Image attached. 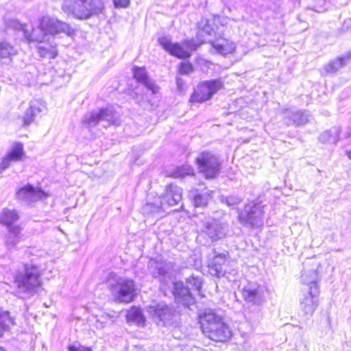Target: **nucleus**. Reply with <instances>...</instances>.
<instances>
[{"mask_svg":"<svg viewBox=\"0 0 351 351\" xmlns=\"http://www.w3.org/2000/svg\"><path fill=\"white\" fill-rule=\"evenodd\" d=\"M177 176L184 177L188 175L193 174V169L190 166H183L178 169L176 172Z\"/></svg>","mask_w":351,"mask_h":351,"instance_id":"4c0bfd02","label":"nucleus"},{"mask_svg":"<svg viewBox=\"0 0 351 351\" xmlns=\"http://www.w3.org/2000/svg\"><path fill=\"white\" fill-rule=\"evenodd\" d=\"M228 231V226L225 222L213 217H207L204 221V232L212 241L224 237Z\"/></svg>","mask_w":351,"mask_h":351,"instance_id":"4468645a","label":"nucleus"},{"mask_svg":"<svg viewBox=\"0 0 351 351\" xmlns=\"http://www.w3.org/2000/svg\"><path fill=\"white\" fill-rule=\"evenodd\" d=\"M319 280V275L315 269L304 270L301 275V282L306 288V291H311L312 288L319 289L318 282Z\"/></svg>","mask_w":351,"mask_h":351,"instance_id":"4be33fe9","label":"nucleus"},{"mask_svg":"<svg viewBox=\"0 0 351 351\" xmlns=\"http://www.w3.org/2000/svg\"><path fill=\"white\" fill-rule=\"evenodd\" d=\"M263 208L261 202L248 203L239 213V221L245 224L257 225L262 218Z\"/></svg>","mask_w":351,"mask_h":351,"instance_id":"f8f14e48","label":"nucleus"},{"mask_svg":"<svg viewBox=\"0 0 351 351\" xmlns=\"http://www.w3.org/2000/svg\"><path fill=\"white\" fill-rule=\"evenodd\" d=\"M198 28L199 31L197 34V38L199 40L198 43L193 40H186L182 45L172 43L169 38L162 37L158 39L159 44L170 54L179 58H187L191 56L192 51H195L206 40V37L207 36H216L219 34L212 27L211 21L208 19H202L198 23Z\"/></svg>","mask_w":351,"mask_h":351,"instance_id":"f257e3e1","label":"nucleus"},{"mask_svg":"<svg viewBox=\"0 0 351 351\" xmlns=\"http://www.w3.org/2000/svg\"><path fill=\"white\" fill-rule=\"evenodd\" d=\"M38 51L40 57L46 58L49 59L55 58L57 56V51L55 47H45L44 46H39L38 47Z\"/></svg>","mask_w":351,"mask_h":351,"instance_id":"2f4dec72","label":"nucleus"},{"mask_svg":"<svg viewBox=\"0 0 351 351\" xmlns=\"http://www.w3.org/2000/svg\"><path fill=\"white\" fill-rule=\"evenodd\" d=\"M17 53V50L10 43L3 40L0 42V60L3 63L10 62Z\"/></svg>","mask_w":351,"mask_h":351,"instance_id":"393cba45","label":"nucleus"},{"mask_svg":"<svg viewBox=\"0 0 351 351\" xmlns=\"http://www.w3.org/2000/svg\"><path fill=\"white\" fill-rule=\"evenodd\" d=\"M7 27L8 28H12L14 29H22L23 35L25 36V29H27L26 26L21 23L18 20L15 19H11L8 21H5Z\"/></svg>","mask_w":351,"mask_h":351,"instance_id":"c9c22d12","label":"nucleus"},{"mask_svg":"<svg viewBox=\"0 0 351 351\" xmlns=\"http://www.w3.org/2000/svg\"><path fill=\"white\" fill-rule=\"evenodd\" d=\"M23 155V145L20 143H14L7 156L13 162H16L21 160Z\"/></svg>","mask_w":351,"mask_h":351,"instance_id":"cd10ccee","label":"nucleus"},{"mask_svg":"<svg viewBox=\"0 0 351 351\" xmlns=\"http://www.w3.org/2000/svg\"><path fill=\"white\" fill-rule=\"evenodd\" d=\"M223 88V81L221 79L204 81L194 89L189 101L191 103L205 102Z\"/></svg>","mask_w":351,"mask_h":351,"instance_id":"6e6552de","label":"nucleus"},{"mask_svg":"<svg viewBox=\"0 0 351 351\" xmlns=\"http://www.w3.org/2000/svg\"><path fill=\"white\" fill-rule=\"evenodd\" d=\"M99 122H106L108 125H118L119 123L114 110L110 108H101L99 111L87 114L84 119L88 127H94Z\"/></svg>","mask_w":351,"mask_h":351,"instance_id":"ddd939ff","label":"nucleus"},{"mask_svg":"<svg viewBox=\"0 0 351 351\" xmlns=\"http://www.w3.org/2000/svg\"><path fill=\"white\" fill-rule=\"evenodd\" d=\"M94 318L95 319V327L97 329H102L105 326L107 317L105 315H101V316H95Z\"/></svg>","mask_w":351,"mask_h":351,"instance_id":"58836bf2","label":"nucleus"},{"mask_svg":"<svg viewBox=\"0 0 351 351\" xmlns=\"http://www.w3.org/2000/svg\"><path fill=\"white\" fill-rule=\"evenodd\" d=\"M319 291L315 288H312L311 291L301 290L299 308L304 316H313L319 303Z\"/></svg>","mask_w":351,"mask_h":351,"instance_id":"9b49d317","label":"nucleus"},{"mask_svg":"<svg viewBox=\"0 0 351 351\" xmlns=\"http://www.w3.org/2000/svg\"><path fill=\"white\" fill-rule=\"evenodd\" d=\"M62 10L78 19H87L101 12V0H64Z\"/></svg>","mask_w":351,"mask_h":351,"instance_id":"20e7f679","label":"nucleus"},{"mask_svg":"<svg viewBox=\"0 0 351 351\" xmlns=\"http://www.w3.org/2000/svg\"><path fill=\"white\" fill-rule=\"evenodd\" d=\"M147 313L156 322H165L169 320L172 316L171 308L163 303L149 306Z\"/></svg>","mask_w":351,"mask_h":351,"instance_id":"a211bd4d","label":"nucleus"},{"mask_svg":"<svg viewBox=\"0 0 351 351\" xmlns=\"http://www.w3.org/2000/svg\"><path fill=\"white\" fill-rule=\"evenodd\" d=\"M10 324H13V321L7 311L0 313V331L5 330Z\"/></svg>","mask_w":351,"mask_h":351,"instance_id":"473e14b6","label":"nucleus"},{"mask_svg":"<svg viewBox=\"0 0 351 351\" xmlns=\"http://www.w3.org/2000/svg\"><path fill=\"white\" fill-rule=\"evenodd\" d=\"M320 141L327 143H335L337 142V131L335 130L324 132L319 136Z\"/></svg>","mask_w":351,"mask_h":351,"instance_id":"72a5a7b5","label":"nucleus"},{"mask_svg":"<svg viewBox=\"0 0 351 351\" xmlns=\"http://www.w3.org/2000/svg\"><path fill=\"white\" fill-rule=\"evenodd\" d=\"M347 155H348V156L350 158H351V152H348L347 153Z\"/></svg>","mask_w":351,"mask_h":351,"instance_id":"49530a36","label":"nucleus"},{"mask_svg":"<svg viewBox=\"0 0 351 351\" xmlns=\"http://www.w3.org/2000/svg\"><path fill=\"white\" fill-rule=\"evenodd\" d=\"M211 45L216 53L224 56L232 53L235 49V44L234 43L223 38L211 42Z\"/></svg>","mask_w":351,"mask_h":351,"instance_id":"b1692460","label":"nucleus"},{"mask_svg":"<svg viewBox=\"0 0 351 351\" xmlns=\"http://www.w3.org/2000/svg\"><path fill=\"white\" fill-rule=\"evenodd\" d=\"M148 269L154 278L167 285L173 282L177 271L173 263L156 260L149 262Z\"/></svg>","mask_w":351,"mask_h":351,"instance_id":"1a4fd4ad","label":"nucleus"},{"mask_svg":"<svg viewBox=\"0 0 351 351\" xmlns=\"http://www.w3.org/2000/svg\"><path fill=\"white\" fill-rule=\"evenodd\" d=\"M173 284V293L178 303L186 306H189L194 303V299L189 287H185L182 282H176Z\"/></svg>","mask_w":351,"mask_h":351,"instance_id":"f3484780","label":"nucleus"},{"mask_svg":"<svg viewBox=\"0 0 351 351\" xmlns=\"http://www.w3.org/2000/svg\"><path fill=\"white\" fill-rule=\"evenodd\" d=\"M182 190L180 187L169 184L165 189V193L160 198L154 202L147 203L144 207L145 213L155 214L165 211L166 206H173L178 204L182 199Z\"/></svg>","mask_w":351,"mask_h":351,"instance_id":"423d86ee","label":"nucleus"},{"mask_svg":"<svg viewBox=\"0 0 351 351\" xmlns=\"http://www.w3.org/2000/svg\"><path fill=\"white\" fill-rule=\"evenodd\" d=\"M22 228L20 226H10L4 237V245L8 251L14 249L22 238Z\"/></svg>","mask_w":351,"mask_h":351,"instance_id":"412c9836","label":"nucleus"},{"mask_svg":"<svg viewBox=\"0 0 351 351\" xmlns=\"http://www.w3.org/2000/svg\"><path fill=\"white\" fill-rule=\"evenodd\" d=\"M133 73L134 78L138 82L143 84L153 94H156L159 92V86L148 77L144 67L135 66L133 68Z\"/></svg>","mask_w":351,"mask_h":351,"instance_id":"aec40b11","label":"nucleus"},{"mask_svg":"<svg viewBox=\"0 0 351 351\" xmlns=\"http://www.w3.org/2000/svg\"><path fill=\"white\" fill-rule=\"evenodd\" d=\"M114 6L118 8H125L129 4L130 0H113Z\"/></svg>","mask_w":351,"mask_h":351,"instance_id":"79ce46f5","label":"nucleus"},{"mask_svg":"<svg viewBox=\"0 0 351 351\" xmlns=\"http://www.w3.org/2000/svg\"><path fill=\"white\" fill-rule=\"evenodd\" d=\"M228 258L226 254L215 255L208 263L209 272L212 276L220 277L226 272Z\"/></svg>","mask_w":351,"mask_h":351,"instance_id":"6ab92c4d","label":"nucleus"},{"mask_svg":"<svg viewBox=\"0 0 351 351\" xmlns=\"http://www.w3.org/2000/svg\"><path fill=\"white\" fill-rule=\"evenodd\" d=\"M69 351H92L89 348L75 346H69Z\"/></svg>","mask_w":351,"mask_h":351,"instance_id":"37998d69","label":"nucleus"},{"mask_svg":"<svg viewBox=\"0 0 351 351\" xmlns=\"http://www.w3.org/2000/svg\"><path fill=\"white\" fill-rule=\"evenodd\" d=\"M0 351H5V350L3 348L0 347Z\"/></svg>","mask_w":351,"mask_h":351,"instance_id":"de8ad7c7","label":"nucleus"},{"mask_svg":"<svg viewBox=\"0 0 351 351\" xmlns=\"http://www.w3.org/2000/svg\"><path fill=\"white\" fill-rule=\"evenodd\" d=\"M19 215L16 210H10L8 208H3L0 213V223L6 226L8 228L10 226H14L13 223L18 221Z\"/></svg>","mask_w":351,"mask_h":351,"instance_id":"a878e982","label":"nucleus"},{"mask_svg":"<svg viewBox=\"0 0 351 351\" xmlns=\"http://www.w3.org/2000/svg\"><path fill=\"white\" fill-rule=\"evenodd\" d=\"M115 301L129 303L135 296V285L132 280L110 273L106 280Z\"/></svg>","mask_w":351,"mask_h":351,"instance_id":"39448f33","label":"nucleus"},{"mask_svg":"<svg viewBox=\"0 0 351 351\" xmlns=\"http://www.w3.org/2000/svg\"><path fill=\"white\" fill-rule=\"evenodd\" d=\"M228 21H229L228 19L227 18H220V17H217V18H215L213 20V23H221L222 25H224V24H227L228 23Z\"/></svg>","mask_w":351,"mask_h":351,"instance_id":"c03bdc74","label":"nucleus"},{"mask_svg":"<svg viewBox=\"0 0 351 351\" xmlns=\"http://www.w3.org/2000/svg\"><path fill=\"white\" fill-rule=\"evenodd\" d=\"M45 108V103L40 99H32L25 110L22 117L23 125L28 126L32 123L35 118Z\"/></svg>","mask_w":351,"mask_h":351,"instance_id":"dca6fc26","label":"nucleus"},{"mask_svg":"<svg viewBox=\"0 0 351 351\" xmlns=\"http://www.w3.org/2000/svg\"><path fill=\"white\" fill-rule=\"evenodd\" d=\"M193 71V66L189 62H182L180 67V72L183 74H189Z\"/></svg>","mask_w":351,"mask_h":351,"instance_id":"ea45409f","label":"nucleus"},{"mask_svg":"<svg viewBox=\"0 0 351 351\" xmlns=\"http://www.w3.org/2000/svg\"><path fill=\"white\" fill-rule=\"evenodd\" d=\"M187 287H189L190 291H195L199 295L201 294V288L202 285V278L199 276H191L186 279Z\"/></svg>","mask_w":351,"mask_h":351,"instance_id":"c85d7f7f","label":"nucleus"},{"mask_svg":"<svg viewBox=\"0 0 351 351\" xmlns=\"http://www.w3.org/2000/svg\"><path fill=\"white\" fill-rule=\"evenodd\" d=\"M199 171L206 178H215L220 170V162L218 158L209 152L201 153L196 158Z\"/></svg>","mask_w":351,"mask_h":351,"instance_id":"9d476101","label":"nucleus"},{"mask_svg":"<svg viewBox=\"0 0 351 351\" xmlns=\"http://www.w3.org/2000/svg\"><path fill=\"white\" fill-rule=\"evenodd\" d=\"M210 198V196L208 192L198 193L194 196V204L196 207L205 206Z\"/></svg>","mask_w":351,"mask_h":351,"instance_id":"f704fd0d","label":"nucleus"},{"mask_svg":"<svg viewBox=\"0 0 351 351\" xmlns=\"http://www.w3.org/2000/svg\"><path fill=\"white\" fill-rule=\"evenodd\" d=\"M127 319L129 322H135L139 326L143 325L145 322V319L141 311L136 307H132L128 311Z\"/></svg>","mask_w":351,"mask_h":351,"instance_id":"bb28decb","label":"nucleus"},{"mask_svg":"<svg viewBox=\"0 0 351 351\" xmlns=\"http://www.w3.org/2000/svg\"><path fill=\"white\" fill-rule=\"evenodd\" d=\"M284 118L287 119L288 124L296 125H304L308 121L309 115L306 112L295 111L291 109L286 110L284 112Z\"/></svg>","mask_w":351,"mask_h":351,"instance_id":"5701e85b","label":"nucleus"},{"mask_svg":"<svg viewBox=\"0 0 351 351\" xmlns=\"http://www.w3.org/2000/svg\"><path fill=\"white\" fill-rule=\"evenodd\" d=\"M346 137H351V128L348 129V131L346 133Z\"/></svg>","mask_w":351,"mask_h":351,"instance_id":"a18cd8bd","label":"nucleus"},{"mask_svg":"<svg viewBox=\"0 0 351 351\" xmlns=\"http://www.w3.org/2000/svg\"><path fill=\"white\" fill-rule=\"evenodd\" d=\"M40 274L38 267L27 265L24 274H19L15 278V285L19 293H33L40 285Z\"/></svg>","mask_w":351,"mask_h":351,"instance_id":"0eeeda50","label":"nucleus"},{"mask_svg":"<svg viewBox=\"0 0 351 351\" xmlns=\"http://www.w3.org/2000/svg\"><path fill=\"white\" fill-rule=\"evenodd\" d=\"M24 31L25 38L28 43L45 41L48 34L55 35L62 32L70 36L74 32L69 24L48 16L41 19L37 29H32L31 32L29 29Z\"/></svg>","mask_w":351,"mask_h":351,"instance_id":"f03ea898","label":"nucleus"},{"mask_svg":"<svg viewBox=\"0 0 351 351\" xmlns=\"http://www.w3.org/2000/svg\"><path fill=\"white\" fill-rule=\"evenodd\" d=\"M243 298L250 302L256 303L258 299V293L256 288L247 286L242 291Z\"/></svg>","mask_w":351,"mask_h":351,"instance_id":"c756f323","label":"nucleus"},{"mask_svg":"<svg viewBox=\"0 0 351 351\" xmlns=\"http://www.w3.org/2000/svg\"><path fill=\"white\" fill-rule=\"evenodd\" d=\"M344 65V58H339L337 60L330 62L325 66L324 70L326 73H333L337 71Z\"/></svg>","mask_w":351,"mask_h":351,"instance_id":"7c9ffc66","label":"nucleus"},{"mask_svg":"<svg viewBox=\"0 0 351 351\" xmlns=\"http://www.w3.org/2000/svg\"><path fill=\"white\" fill-rule=\"evenodd\" d=\"M13 162L8 156L3 158L0 163V170L3 171L7 169L10 165V162Z\"/></svg>","mask_w":351,"mask_h":351,"instance_id":"a19ab883","label":"nucleus"},{"mask_svg":"<svg viewBox=\"0 0 351 351\" xmlns=\"http://www.w3.org/2000/svg\"><path fill=\"white\" fill-rule=\"evenodd\" d=\"M220 200L222 203L226 204L228 206H234L237 205L240 202L238 197L225 196H221L220 197Z\"/></svg>","mask_w":351,"mask_h":351,"instance_id":"e433bc0d","label":"nucleus"},{"mask_svg":"<svg viewBox=\"0 0 351 351\" xmlns=\"http://www.w3.org/2000/svg\"><path fill=\"white\" fill-rule=\"evenodd\" d=\"M16 197L19 199L30 204L38 199H46L48 194L39 189H35L31 185H27L21 188L16 193Z\"/></svg>","mask_w":351,"mask_h":351,"instance_id":"2eb2a0df","label":"nucleus"},{"mask_svg":"<svg viewBox=\"0 0 351 351\" xmlns=\"http://www.w3.org/2000/svg\"><path fill=\"white\" fill-rule=\"evenodd\" d=\"M199 318L202 332L213 341L223 342L230 338L232 332L229 327L213 311L206 310L199 314Z\"/></svg>","mask_w":351,"mask_h":351,"instance_id":"7ed1b4c3","label":"nucleus"}]
</instances>
